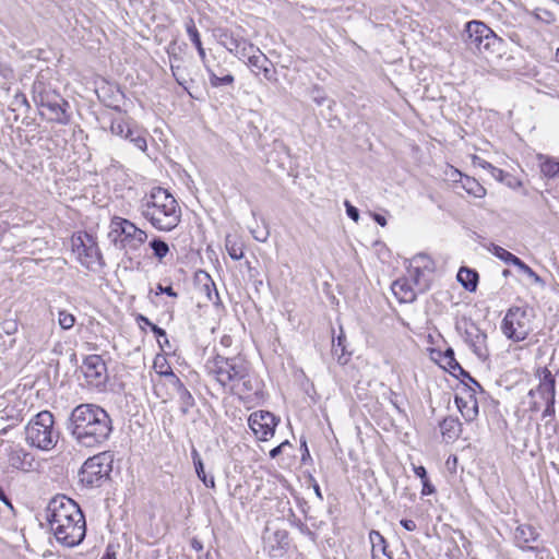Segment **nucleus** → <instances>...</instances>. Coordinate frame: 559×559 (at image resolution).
Masks as SVG:
<instances>
[{
  "label": "nucleus",
  "mask_w": 559,
  "mask_h": 559,
  "mask_svg": "<svg viewBox=\"0 0 559 559\" xmlns=\"http://www.w3.org/2000/svg\"><path fill=\"white\" fill-rule=\"evenodd\" d=\"M205 371L223 391L243 403L259 402L263 397L261 381L250 364L240 357L216 354L206 360Z\"/></svg>",
  "instance_id": "1"
},
{
  "label": "nucleus",
  "mask_w": 559,
  "mask_h": 559,
  "mask_svg": "<svg viewBox=\"0 0 559 559\" xmlns=\"http://www.w3.org/2000/svg\"><path fill=\"white\" fill-rule=\"evenodd\" d=\"M43 518L58 543L67 547L79 545L85 537L86 523L79 504L64 495H57L48 502Z\"/></svg>",
  "instance_id": "2"
},
{
  "label": "nucleus",
  "mask_w": 559,
  "mask_h": 559,
  "mask_svg": "<svg viewBox=\"0 0 559 559\" xmlns=\"http://www.w3.org/2000/svg\"><path fill=\"white\" fill-rule=\"evenodd\" d=\"M139 211L155 230L174 231L182 221V209L176 197L166 188L155 186L140 200Z\"/></svg>",
  "instance_id": "3"
},
{
  "label": "nucleus",
  "mask_w": 559,
  "mask_h": 559,
  "mask_svg": "<svg viewBox=\"0 0 559 559\" xmlns=\"http://www.w3.org/2000/svg\"><path fill=\"white\" fill-rule=\"evenodd\" d=\"M68 429L81 445H100L105 441V409L93 404L76 406L71 413Z\"/></svg>",
  "instance_id": "4"
},
{
  "label": "nucleus",
  "mask_w": 559,
  "mask_h": 559,
  "mask_svg": "<svg viewBox=\"0 0 559 559\" xmlns=\"http://www.w3.org/2000/svg\"><path fill=\"white\" fill-rule=\"evenodd\" d=\"M107 238L115 249L127 253L144 245L148 234L130 219L115 215L110 218Z\"/></svg>",
  "instance_id": "5"
},
{
  "label": "nucleus",
  "mask_w": 559,
  "mask_h": 559,
  "mask_svg": "<svg viewBox=\"0 0 559 559\" xmlns=\"http://www.w3.org/2000/svg\"><path fill=\"white\" fill-rule=\"evenodd\" d=\"M25 440L34 448L43 451L52 450L59 440V431L55 428V418L49 411L37 413L25 427Z\"/></svg>",
  "instance_id": "6"
},
{
  "label": "nucleus",
  "mask_w": 559,
  "mask_h": 559,
  "mask_svg": "<svg viewBox=\"0 0 559 559\" xmlns=\"http://www.w3.org/2000/svg\"><path fill=\"white\" fill-rule=\"evenodd\" d=\"M464 36V43L468 49L485 56L498 52L503 44L501 37L484 22L477 20L465 24Z\"/></svg>",
  "instance_id": "7"
},
{
  "label": "nucleus",
  "mask_w": 559,
  "mask_h": 559,
  "mask_svg": "<svg viewBox=\"0 0 559 559\" xmlns=\"http://www.w3.org/2000/svg\"><path fill=\"white\" fill-rule=\"evenodd\" d=\"M534 314L526 307L513 306L508 309L501 322L503 335L513 341H525L533 332Z\"/></svg>",
  "instance_id": "8"
},
{
  "label": "nucleus",
  "mask_w": 559,
  "mask_h": 559,
  "mask_svg": "<svg viewBox=\"0 0 559 559\" xmlns=\"http://www.w3.org/2000/svg\"><path fill=\"white\" fill-rule=\"evenodd\" d=\"M33 100L36 106L49 111V120L60 124H67L70 121L69 103L55 91L45 88L41 83L34 84Z\"/></svg>",
  "instance_id": "9"
},
{
  "label": "nucleus",
  "mask_w": 559,
  "mask_h": 559,
  "mask_svg": "<svg viewBox=\"0 0 559 559\" xmlns=\"http://www.w3.org/2000/svg\"><path fill=\"white\" fill-rule=\"evenodd\" d=\"M73 250L87 270L92 272H100L103 270L102 253L92 235L84 233L73 239Z\"/></svg>",
  "instance_id": "10"
},
{
  "label": "nucleus",
  "mask_w": 559,
  "mask_h": 559,
  "mask_svg": "<svg viewBox=\"0 0 559 559\" xmlns=\"http://www.w3.org/2000/svg\"><path fill=\"white\" fill-rule=\"evenodd\" d=\"M280 419L269 411H255L248 417V426L259 441L273 438Z\"/></svg>",
  "instance_id": "11"
},
{
  "label": "nucleus",
  "mask_w": 559,
  "mask_h": 559,
  "mask_svg": "<svg viewBox=\"0 0 559 559\" xmlns=\"http://www.w3.org/2000/svg\"><path fill=\"white\" fill-rule=\"evenodd\" d=\"M454 402L466 423H473L477 419L479 406L475 386L468 385L464 381L463 384L456 389Z\"/></svg>",
  "instance_id": "12"
},
{
  "label": "nucleus",
  "mask_w": 559,
  "mask_h": 559,
  "mask_svg": "<svg viewBox=\"0 0 559 559\" xmlns=\"http://www.w3.org/2000/svg\"><path fill=\"white\" fill-rule=\"evenodd\" d=\"M105 463V452H99L88 457L82 465L79 477L80 481L86 488H98L103 485V465Z\"/></svg>",
  "instance_id": "13"
},
{
  "label": "nucleus",
  "mask_w": 559,
  "mask_h": 559,
  "mask_svg": "<svg viewBox=\"0 0 559 559\" xmlns=\"http://www.w3.org/2000/svg\"><path fill=\"white\" fill-rule=\"evenodd\" d=\"M201 62L212 87L231 86L235 83V76L224 68V60L219 56L210 55Z\"/></svg>",
  "instance_id": "14"
},
{
  "label": "nucleus",
  "mask_w": 559,
  "mask_h": 559,
  "mask_svg": "<svg viewBox=\"0 0 559 559\" xmlns=\"http://www.w3.org/2000/svg\"><path fill=\"white\" fill-rule=\"evenodd\" d=\"M536 377L539 382L536 392L546 403L544 415H550L555 412V397H556V379L555 376L547 367H542L536 370Z\"/></svg>",
  "instance_id": "15"
},
{
  "label": "nucleus",
  "mask_w": 559,
  "mask_h": 559,
  "mask_svg": "<svg viewBox=\"0 0 559 559\" xmlns=\"http://www.w3.org/2000/svg\"><path fill=\"white\" fill-rule=\"evenodd\" d=\"M433 270V260L428 254L418 253L411 259L406 270V276H408L415 285L423 288L425 286L426 277L430 275Z\"/></svg>",
  "instance_id": "16"
},
{
  "label": "nucleus",
  "mask_w": 559,
  "mask_h": 559,
  "mask_svg": "<svg viewBox=\"0 0 559 559\" xmlns=\"http://www.w3.org/2000/svg\"><path fill=\"white\" fill-rule=\"evenodd\" d=\"M110 130L114 134L129 139L139 150H146L145 138L140 134L138 129L132 128L126 114H119L118 118L111 120Z\"/></svg>",
  "instance_id": "17"
},
{
  "label": "nucleus",
  "mask_w": 559,
  "mask_h": 559,
  "mask_svg": "<svg viewBox=\"0 0 559 559\" xmlns=\"http://www.w3.org/2000/svg\"><path fill=\"white\" fill-rule=\"evenodd\" d=\"M245 59H247L246 64L251 68L254 75L262 74L267 81L275 80V69L270 59L260 50V48L253 45Z\"/></svg>",
  "instance_id": "18"
},
{
  "label": "nucleus",
  "mask_w": 559,
  "mask_h": 559,
  "mask_svg": "<svg viewBox=\"0 0 559 559\" xmlns=\"http://www.w3.org/2000/svg\"><path fill=\"white\" fill-rule=\"evenodd\" d=\"M152 383L154 395L162 403H167L173 400L177 386L180 385V378L178 376L155 377L152 378Z\"/></svg>",
  "instance_id": "19"
},
{
  "label": "nucleus",
  "mask_w": 559,
  "mask_h": 559,
  "mask_svg": "<svg viewBox=\"0 0 559 559\" xmlns=\"http://www.w3.org/2000/svg\"><path fill=\"white\" fill-rule=\"evenodd\" d=\"M438 364L440 365L441 368L447 370L453 377L461 379L462 382L468 380L476 388L480 389V385L457 362L454 356V352L451 348H448L445 352L440 353Z\"/></svg>",
  "instance_id": "20"
},
{
  "label": "nucleus",
  "mask_w": 559,
  "mask_h": 559,
  "mask_svg": "<svg viewBox=\"0 0 559 559\" xmlns=\"http://www.w3.org/2000/svg\"><path fill=\"white\" fill-rule=\"evenodd\" d=\"M107 185L110 186L116 198L124 199L126 193L131 190V179L129 175L124 170L112 166L107 169Z\"/></svg>",
  "instance_id": "21"
},
{
  "label": "nucleus",
  "mask_w": 559,
  "mask_h": 559,
  "mask_svg": "<svg viewBox=\"0 0 559 559\" xmlns=\"http://www.w3.org/2000/svg\"><path fill=\"white\" fill-rule=\"evenodd\" d=\"M222 44L226 47V49L238 57L239 59H245L246 55L250 52L253 44L248 39L236 36L234 33L225 31L221 34Z\"/></svg>",
  "instance_id": "22"
},
{
  "label": "nucleus",
  "mask_w": 559,
  "mask_h": 559,
  "mask_svg": "<svg viewBox=\"0 0 559 559\" xmlns=\"http://www.w3.org/2000/svg\"><path fill=\"white\" fill-rule=\"evenodd\" d=\"M84 376L90 384L99 386L102 381V373L105 371V361L100 355L87 356L82 366Z\"/></svg>",
  "instance_id": "23"
},
{
  "label": "nucleus",
  "mask_w": 559,
  "mask_h": 559,
  "mask_svg": "<svg viewBox=\"0 0 559 559\" xmlns=\"http://www.w3.org/2000/svg\"><path fill=\"white\" fill-rule=\"evenodd\" d=\"M455 176L454 182H461L462 189L473 198L483 199L487 194L486 188L474 177L463 174L455 167H452V177Z\"/></svg>",
  "instance_id": "24"
},
{
  "label": "nucleus",
  "mask_w": 559,
  "mask_h": 559,
  "mask_svg": "<svg viewBox=\"0 0 559 559\" xmlns=\"http://www.w3.org/2000/svg\"><path fill=\"white\" fill-rule=\"evenodd\" d=\"M418 286L408 276L397 278L392 283L391 289L395 298L401 304H411L417 297Z\"/></svg>",
  "instance_id": "25"
},
{
  "label": "nucleus",
  "mask_w": 559,
  "mask_h": 559,
  "mask_svg": "<svg viewBox=\"0 0 559 559\" xmlns=\"http://www.w3.org/2000/svg\"><path fill=\"white\" fill-rule=\"evenodd\" d=\"M539 539L537 528L528 523L520 524L514 531V540L521 549H533V544Z\"/></svg>",
  "instance_id": "26"
},
{
  "label": "nucleus",
  "mask_w": 559,
  "mask_h": 559,
  "mask_svg": "<svg viewBox=\"0 0 559 559\" xmlns=\"http://www.w3.org/2000/svg\"><path fill=\"white\" fill-rule=\"evenodd\" d=\"M369 540L371 544L372 559H393L389 543L379 531H370Z\"/></svg>",
  "instance_id": "27"
},
{
  "label": "nucleus",
  "mask_w": 559,
  "mask_h": 559,
  "mask_svg": "<svg viewBox=\"0 0 559 559\" xmlns=\"http://www.w3.org/2000/svg\"><path fill=\"white\" fill-rule=\"evenodd\" d=\"M135 322L141 331L145 332L148 328L155 334L160 350H166L171 347L166 331L151 322L148 318L139 313L135 316Z\"/></svg>",
  "instance_id": "28"
},
{
  "label": "nucleus",
  "mask_w": 559,
  "mask_h": 559,
  "mask_svg": "<svg viewBox=\"0 0 559 559\" xmlns=\"http://www.w3.org/2000/svg\"><path fill=\"white\" fill-rule=\"evenodd\" d=\"M439 427L442 439L447 443H452L456 441L460 438L463 430L462 423L459 420V418L453 416L444 417L440 421Z\"/></svg>",
  "instance_id": "29"
},
{
  "label": "nucleus",
  "mask_w": 559,
  "mask_h": 559,
  "mask_svg": "<svg viewBox=\"0 0 559 559\" xmlns=\"http://www.w3.org/2000/svg\"><path fill=\"white\" fill-rule=\"evenodd\" d=\"M9 463L14 468L28 472L33 469L34 457L23 448H16L11 450L9 454Z\"/></svg>",
  "instance_id": "30"
},
{
  "label": "nucleus",
  "mask_w": 559,
  "mask_h": 559,
  "mask_svg": "<svg viewBox=\"0 0 559 559\" xmlns=\"http://www.w3.org/2000/svg\"><path fill=\"white\" fill-rule=\"evenodd\" d=\"M197 289L199 294L203 295L210 302H215V300L218 299L216 285L205 272L197 275Z\"/></svg>",
  "instance_id": "31"
},
{
  "label": "nucleus",
  "mask_w": 559,
  "mask_h": 559,
  "mask_svg": "<svg viewBox=\"0 0 559 559\" xmlns=\"http://www.w3.org/2000/svg\"><path fill=\"white\" fill-rule=\"evenodd\" d=\"M456 280L467 292L474 293L478 286L479 274L474 269L461 266L456 274Z\"/></svg>",
  "instance_id": "32"
},
{
  "label": "nucleus",
  "mask_w": 559,
  "mask_h": 559,
  "mask_svg": "<svg viewBox=\"0 0 559 559\" xmlns=\"http://www.w3.org/2000/svg\"><path fill=\"white\" fill-rule=\"evenodd\" d=\"M152 369L154 370L156 377L177 376L173 370L165 350H160V353H157L154 356Z\"/></svg>",
  "instance_id": "33"
},
{
  "label": "nucleus",
  "mask_w": 559,
  "mask_h": 559,
  "mask_svg": "<svg viewBox=\"0 0 559 559\" xmlns=\"http://www.w3.org/2000/svg\"><path fill=\"white\" fill-rule=\"evenodd\" d=\"M539 169L544 178H559V160L549 156H539Z\"/></svg>",
  "instance_id": "34"
},
{
  "label": "nucleus",
  "mask_w": 559,
  "mask_h": 559,
  "mask_svg": "<svg viewBox=\"0 0 559 559\" xmlns=\"http://www.w3.org/2000/svg\"><path fill=\"white\" fill-rule=\"evenodd\" d=\"M151 250H152V253H153V257L159 262V263H163L165 258L169 254L170 252V247L169 245L164 240L162 239L160 237H153L148 243Z\"/></svg>",
  "instance_id": "35"
},
{
  "label": "nucleus",
  "mask_w": 559,
  "mask_h": 559,
  "mask_svg": "<svg viewBox=\"0 0 559 559\" xmlns=\"http://www.w3.org/2000/svg\"><path fill=\"white\" fill-rule=\"evenodd\" d=\"M225 248L233 260L237 261L243 258V242L238 236L228 235Z\"/></svg>",
  "instance_id": "36"
},
{
  "label": "nucleus",
  "mask_w": 559,
  "mask_h": 559,
  "mask_svg": "<svg viewBox=\"0 0 559 559\" xmlns=\"http://www.w3.org/2000/svg\"><path fill=\"white\" fill-rule=\"evenodd\" d=\"M175 393L179 396L182 413H188L189 409L194 406V399L181 380L180 385L177 386V391Z\"/></svg>",
  "instance_id": "37"
},
{
  "label": "nucleus",
  "mask_w": 559,
  "mask_h": 559,
  "mask_svg": "<svg viewBox=\"0 0 559 559\" xmlns=\"http://www.w3.org/2000/svg\"><path fill=\"white\" fill-rule=\"evenodd\" d=\"M490 251L496 258L500 259L506 264L515 266L519 263V261L521 260L520 258L514 255L512 252H510L507 249H504L500 246H497V245H493Z\"/></svg>",
  "instance_id": "38"
},
{
  "label": "nucleus",
  "mask_w": 559,
  "mask_h": 559,
  "mask_svg": "<svg viewBox=\"0 0 559 559\" xmlns=\"http://www.w3.org/2000/svg\"><path fill=\"white\" fill-rule=\"evenodd\" d=\"M233 496L239 500L243 508L252 502V495L248 485H237L234 488Z\"/></svg>",
  "instance_id": "39"
},
{
  "label": "nucleus",
  "mask_w": 559,
  "mask_h": 559,
  "mask_svg": "<svg viewBox=\"0 0 559 559\" xmlns=\"http://www.w3.org/2000/svg\"><path fill=\"white\" fill-rule=\"evenodd\" d=\"M515 266L519 269L520 272L525 274L532 281L533 284L539 286L545 285V281L528 264H526L522 260H520Z\"/></svg>",
  "instance_id": "40"
},
{
  "label": "nucleus",
  "mask_w": 559,
  "mask_h": 559,
  "mask_svg": "<svg viewBox=\"0 0 559 559\" xmlns=\"http://www.w3.org/2000/svg\"><path fill=\"white\" fill-rule=\"evenodd\" d=\"M532 15L543 23L551 24L556 21V15L554 12L546 8H535L532 12Z\"/></svg>",
  "instance_id": "41"
},
{
  "label": "nucleus",
  "mask_w": 559,
  "mask_h": 559,
  "mask_svg": "<svg viewBox=\"0 0 559 559\" xmlns=\"http://www.w3.org/2000/svg\"><path fill=\"white\" fill-rule=\"evenodd\" d=\"M58 321L61 329L69 330L74 325L75 318L72 313L61 310L58 313Z\"/></svg>",
  "instance_id": "42"
},
{
  "label": "nucleus",
  "mask_w": 559,
  "mask_h": 559,
  "mask_svg": "<svg viewBox=\"0 0 559 559\" xmlns=\"http://www.w3.org/2000/svg\"><path fill=\"white\" fill-rule=\"evenodd\" d=\"M192 457H193V463H194V466H195V472H197L198 477L201 480H205L206 474L204 472L203 462H202V460H201V457H200V455H199L197 450L192 451Z\"/></svg>",
  "instance_id": "43"
},
{
  "label": "nucleus",
  "mask_w": 559,
  "mask_h": 559,
  "mask_svg": "<svg viewBox=\"0 0 559 559\" xmlns=\"http://www.w3.org/2000/svg\"><path fill=\"white\" fill-rule=\"evenodd\" d=\"M17 326H19L17 321H16V319H13V318L5 319L1 323L2 331L8 335L15 334L17 332Z\"/></svg>",
  "instance_id": "44"
},
{
  "label": "nucleus",
  "mask_w": 559,
  "mask_h": 559,
  "mask_svg": "<svg viewBox=\"0 0 559 559\" xmlns=\"http://www.w3.org/2000/svg\"><path fill=\"white\" fill-rule=\"evenodd\" d=\"M185 26H186V32H187V34H188V36H189L191 41H193V40H195V39L201 37V35L199 33V29H198V27L195 25V22H194V20L192 17H190L186 22Z\"/></svg>",
  "instance_id": "45"
},
{
  "label": "nucleus",
  "mask_w": 559,
  "mask_h": 559,
  "mask_svg": "<svg viewBox=\"0 0 559 559\" xmlns=\"http://www.w3.org/2000/svg\"><path fill=\"white\" fill-rule=\"evenodd\" d=\"M423 487L420 490L421 496H430L436 492L435 486L431 484L429 477L421 481Z\"/></svg>",
  "instance_id": "46"
},
{
  "label": "nucleus",
  "mask_w": 559,
  "mask_h": 559,
  "mask_svg": "<svg viewBox=\"0 0 559 559\" xmlns=\"http://www.w3.org/2000/svg\"><path fill=\"white\" fill-rule=\"evenodd\" d=\"M345 207H346V213L347 215L355 222L357 223L359 221V212L358 210L350 204L349 201H345L344 203Z\"/></svg>",
  "instance_id": "47"
},
{
  "label": "nucleus",
  "mask_w": 559,
  "mask_h": 559,
  "mask_svg": "<svg viewBox=\"0 0 559 559\" xmlns=\"http://www.w3.org/2000/svg\"><path fill=\"white\" fill-rule=\"evenodd\" d=\"M490 175L498 181H503L506 177V171L501 168H498L491 164L490 168L488 169Z\"/></svg>",
  "instance_id": "48"
},
{
  "label": "nucleus",
  "mask_w": 559,
  "mask_h": 559,
  "mask_svg": "<svg viewBox=\"0 0 559 559\" xmlns=\"http://www.w3.org/2000/svg\"><path fill=\"white\" fill-rule=\"evenodd\" d=\"M472 163H473V165H476V166H478V167H480V168H483V169H485L487 171H488V169L491 166V163L480 158L478 155H475V154L472 155Z\"/></svg>",
  "instance_id": "49"
},
{
  "label": "nucleus",
  "mask_w": 559,
  "mask_h": 559,
  "mask_svg": "<svg viewBox=\"0 0 559 559\" xmlns=\"http://www.w3.org/2000/svg\"><path fill=\"white\" fill-rule=\"evenodd\" d=\"M191 43H192V44H193V46L195 47V49H197V51H198V55H199V57H200V60H201V61H202V60H204L206 57H209V56L206 55V51H205L204 47H203V44H202L201 37H200V38H198V39H195V40H193V41H191Z\"/></svg>",
  "instance_id": "50"
},
{
  "label": "nucleus",
  "mask_w": 559,
  "mask_h": 559,
  "mask_svg": "<svg viewBox=\"0 0 559 559\" xmlns=\"http://www.w3.org/2000/svg\"><path fill=\"white\" fill-rule=\"evenodd\" d=\"M13 104L17 107H21V106H25L26 109L29 108V103L25 96V94L23 93H16V95L14 96V102Z\"/></svg>",
  "instance_id": "51"
},
{
  "label": "nucleus",
  "mask_w": 559,
  "mask_h": 559,
  "mask_svg": "<svg viewBox=\"0 0 559 559\" xmlns=\"http://www.w3.org/2000/svg\"><path fill=\"white\" fill-rule=\"evenodd\" d=\"M413 472L414 474L420 478V480L423 481L424 479L428 478V474H427V471L425 468V466L423 465H413Z\"/></svg>",
  "instance_id": "52"
},
{
  "label": "nucleus",
  "mask_w": 559,
  "mask_h": 559,
  "mask_svg": "<svg viewBox=\"0 0 559 559\" xmlns=\"http://www.w3.org/2000/svg\"><path fill=\"white\" fill-rule=\"evenodd\" d=\"M400 523L408 532H414L417 528V525H416L415 521H413V520L403 519V520H401Z\"/></svg>",
  "instance_id": "53"
},
{
  "label": "nucleus",
  "mask_w": 559,
  "mask_h": 559,
  "mask_svg": "<svg viewBox=\"0 0 559 559\" xmlns=\"http://www.w3.org/2000/svg\"><path fill=\"white\" fill-rule=\"evenodd\" d=\"M158 290L166 294L169 297L176 298L178 294L174 290L171 286L163 287L162 285H158Z\"/></svg>",
  "instance_id": "54"
},
{
  "label": "nucleus",
  "mask_w": 559,
  "mask_h": 559,
  "mask_svg": "<svg viewBox=\"0 0 559 559\" xmlns=\"http://www.w3.org/2000/svg\"><path fill=\"white\" fill-rule=\"evenodd\" d=\"M371 217L373 218L374 222H377L380 226L384 227L386 226V218L381 215V214H378V213H372L371 214Z\"/></svg>",
  "instance_id": "55"
},
{
  "label": "nucleus",
  "mask_w": 559,
  "mask_h": 559,
  "mask_svg": "<svg viewBox=\"0 0 559 559\" xmlns=\"http://www.w3.org/2000/svg\"><path fill=\"white\" fill-rule=\"evenodd\" d=\"M288 442H283L281 443L280 445L273 448L271 451H270V456L271 457H276L281 452H282V448L287 444Z\"/></svg>",
  "instance_id": "56"
},
{
  "label": "nucleus",
  "mask_w": 559,
  "mask_h": 559,
  "mask_svg": "<svg viewBox=\"0 0 559 559\" xmlns=\"http://www.w3.org/2000/svg\"><path fill=\"white\" fill-rule=\"evenodd\" d=\"M0 501H2L4 504H7L8 507L12 508V504H11V501L10 499L7 497V495L4 493V490L2 489V487L0 486Z\"/></svg>",
  "instance_id": "57"
},
{
  "label": "nucleus",
  "mask_w": 559,
  "mask_h": 559,
  "mask_svg": "<svg viewBox=\"0 0 559 559\" xmlns=\"http://www.w3.org/2000/svg\"><path fill=\"white\" fill-rule=\"evenodd\" d=\"M231 336L229 335H223L221 337V344L224 346V347H229L231 345Z\"/></svg>",
  "instance_id": "58"
},
{
  "label": "nucleus",
  "mask_w": 559,
  "mask_h": 559,
  "mask_svg": "<svg viewBox=\"0 0 559 559\" xmlns=\"http://www.w3.org/2000/svg\"><path fill=\"white\" fill-rule=\"evenodd\" d=\"M202 483L209 487V488H214L215 487V479L214 477H205V480H202Z\"/></svg>",
  "instance_id": "59"
},
{
  "label": "nucleus",
  "mask_w": 559,
  "mask_h": 559,
  "mask_svg": "<svg viewBox=\"0 0 559 559\" xmlns=\"http://www.w3.org/2000/svg\"><path fill=\"white\" fill-rule=\"evenodd\" d=\"M510 274H511V273H510V271H509V270H507V269L502 271V275H503L504 277H508Z\"/></svg>",
  "instance_id": "60"
},
{
  "label": "nucleus",
  "mask_w": 559,
  "mask_h": 559,
  "mask_svg": "<svg viewBox=\"0 0 559 559\" xmlns=\"http://www.w3.org/2000/svg\"><path fill=\"white\" fill-rule=\"evenodd\" d=\"M316 492L318 493V496H320V488L318 485L316 486Z\"/></svg>",
  "instance_id": "61"
},
{
  "label": "nucleus",
  "mask_w": 559,
  "mask_h": 559,
  "mask_svg": "<svg viewBox=\"0 0 559 559\" xmlns=\"http://www.w3.org/2000/svg\"><path fill=\"white\" fill-rule=\"evenodd\" d=\"M556 58L559 61V48L556 50Z\"/></svg>",
  "instance_id": "62"
},
{
  "label": "nucleus",
  "mask_w": 559,
  "mask_h": 559,
  "mask_svg": "<svg viewBox=\"0 0 559 559\" xmlns=\"http://www.w3.org/2000/svg\"><path fill=\"white\" fill-rule=\"evenodd\" d=\"M106 559H114V558H112V556L110 554L107 552Z\"/></svg>",
  "instance_id": "63"
},
{
  "label": "nucleus",
  "mask_w": 559,
  "mask_h": 559,
  "mask_svg": "<svg viewBox=\"0 0 559 559\" xmlns=\"http://www.w3.org/2000/svg\"><path fill=\"white\" fill-rule=\"evenodd\" d=\"M100 559H105V556L103 558H100Z\"/></svg>",
  "instance_id": "64"
}]
</instances>
